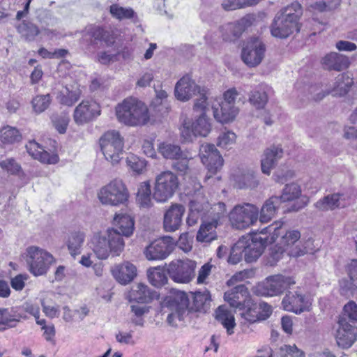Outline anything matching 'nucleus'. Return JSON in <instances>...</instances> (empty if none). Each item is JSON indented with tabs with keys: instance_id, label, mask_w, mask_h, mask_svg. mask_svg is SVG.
<instances>
[{
	"instance_id": "obj_55",
	"label": "nucleus",
	"mask_w": 357,
	"mask_h": 357,
	"mask_svg": "<svg viewBox=\"0 0 357 357\" xmlns=\"http://www.w3.org/2000/svg\"><path fill=\"white\" fill-rule=\"evenodd\" d=\"M280 357H305L304 352L295 344L284 345L280 348Z\"/></svg>"
},
{
	"instance_id": "obj_39",
	"label": "nucleus",
	"mask_w": 357,
	"mask_h": 357,
	"mask_svg": "<svg viewBox=\"0 0 357 357\" xmlns=\"http://www.w3.org/2000/svg\"><path fill=\"white\" fill-rule=\"evenodd\" d=\"M211 302V295L208 291H196L192 295V305H189L190 314L192 311H206Z\"/></svg>"
},
{
	"instance_id": "obj_21",
	"label": "nucleus",
	"mask_w": 357,
	"mask_h": 357,
	"mask_svg": "<svg viewBox=\"0 0 357 357\" xmlns=\"http://www.w3.org/2000/svg\"><path fill=\"white\" fill-rule=\"evenodd\" d=\"M338 325L335 336L337 344L343 349H348L357 340V327L349 324L344 317L340 318Z\"/></svg>"
},
{
	"instance_id": "obj_53",
	"label": "nucleus",
	"mask_w": 357,
	"mask_h": 357,
	"mask_svg": "<svg viewBox=\"0 0 357 357\" xmlns=\"http://www.w3.org/2000/svg\"><path fill=\"white\" fill-rule=\"evenodd\" d=\"M209 207L208 202L206 199L201 196L199 199H191L189 203V211L204 215Z\"/></svg>"
},
{
	"instance_id": "obj_42",
	"label": "nucleus",
	"mask_w": 357,
	"mask_h": 357,
	"mask_svg": "<svg viewBox=\"0 0 357 357\" xmlns=\"http://www.w3.org/2000/svg\"><path fill=\"white\" fill-rule=\"evenodd\" d=\"M249 101L257 109L264 108L268 102L265 87L261 85L253 90L250 95Z\"/></svg>"
},
{
	"instance_id": "obj_59",
	"label": "nucleus",
	"mask_w": 357,
	"mask_h": 357,
	"mask_svg": "<svg viewBox=\"0 0 357 357\" xmlns=\"http://www.w3.org/2000/svg\"><path fill=\"white\" fill-rule=\"evenodd\" d=\"M338 4V0H317L310 5L315 10L323 12L334 8Z\"/></svg>"
},
{
	"instance_id": "obj_51",
	"label": "nucleus",
	"mask_w": 357,
	"mask_h": 357,
	"mask_svg": "<svg viewBox=\"0 0 357 357\" xmlns=\"http://www.w3.org/2000/svg\"><path fill=\"white\" fill-rule=\"evenodd\" d=\"M51 101L50 94L36 96L31 101L34 112L38 114L43 112L49 107Z\"/></svg>"
},
{
	"instance_id": "obj_46",
	"label": "nucleus",
	"mask_w": 357,
	"mask_h": 357,
	"mask_svg": "<svg viewBox=\"0 0 357 357\" xmlns=\"http://www.w3.org/2000/svg\"><path fill=\"white\" fill-rule=\"evenodd\" d=\"M20 131L15 127L4 126L0 130V141L3 144H11L20 141Z\"/></svg>"
},
{
	"instance_id": "obj_54",
	"label": "nucleus",
	"mask_w": 357,
	"mask_h": 357,
	"mask_svg": "<svg viewBox=\"0 0 357 357\" xmlns=\"http://www.w3.org/2000/svg\"><path fill=\"white\" fill-rule=\"evenodd\" d=\"M236 134L231 131L222 132L218 138V146L223 149H229L236 142Z\"/></svg>"
},
{
	"instance_id": "obj_56",
	"label": "nucleus",
	"mask_w": 357,
	"mask_h": 357,
	"mask_svg": "<svg viewBox=\"0 0 357 357\" xmlns=\"http://www.w3.org/2000/svg\"><path fill=\"white\" fill-rule=\"evenodd\" d=\"M128 166L135 172L140 174L145 169L146 163L135 155L128 156L126 159Z\"/></svg>"
},
{
	"instance_id": "obj_28",
	"label": "nucleus",
	"mask_w": 357,
	"mask_h": 357,
	"mask_svg": "<svg viewBox=\"0 0 357 357\" xmlns=\"http://www.w3.org/2000/svg\"><path fill=\"white\" fill-rule=\"evenodd\" d=\"M28 153L34 159L38 160L43 163L56 164L59 162V158L57 154L49 153L38 143L35 141L29 142L26 145Z\"/></svg>"
},
{
	"instance_id": "obj_48",
	"label": "nucleus",
	"mask_w": 357,
	"mask_h": 357,
	"mask_svg": "<svg viewBox=\"0 0 357 357\" xmlns=\"http://www.w3.org/2000/svg\"><path fill=\"white\" fill-rule=\"evenodd\" d=\"M246 244V237L240 238L231 248L228 261L232 264H238L244 255L245 245Z\"/></svg>"
},
{
	"instance_id": "obj_20",
	"label": "nucleus",
	"mask_w": 357,
	"mask_h": 357,
	"mask_svg": "<svg viewBox=\"0 0 357 357\" xmlns=\"http://www.w3.org/2000/svg\"><path fill=\"white\" fill-rule=\"evenodd\" d=\"M100 114V105L93 100H83L75 109L73 119L78 125H83Z\"/></svg>"
},
{
	"instance_id": "obj_40",
	"label": "nucleus",
	"mask_w": 357,
	"mask_h": 357,
	"mask_svg": "<svg viewBox=\"0 0 357 357\" xmlns=\"http://www.w3.org/2000/svg\"><path fill=\"white\" fill-rule=\"evenodd\" d=\"M84 238V233L80 231H75L69 234L67 246L71 255L75 256L80 254Z\"/></svg>"
},
{
	"instance_id": "obj_34",
	"label": "nucleus",
	"mask_w": 357,
	"mask_h": 357,
	"mask_svg": "<svg viewBox=\"0 0 357 357\" xmlns=\"http://www.w3.org/2000/svg\"><path fill=\"white\" fill-rule=\"evenodd\" d=\"M248 296V288L239 284L224 294V299L233 307H240Z\"/></svg>"
},
{
	"instance_id": "obj_43",
	"label": "nucleus",
	"mask_w": 357,
	"mask_h": 357,
	"mask_svg": "<svg viewBox=\"0 0 357 357\" xmlns=\"http://www.w3.org/2000/svg\"><path fill=\"white\" fill-rule=\"evenodd\" d=\"M158 150L165 158L169 160L178 158L183 153L178 145L169 142L160 143L158 145Z\"/></svg>"
},
{
	"instance_id": "obj_27",
	"label": "nucleus",
	"mask_w": 357,
	"mask_h": 357,
	"mask_svg": "<svg viewBox=\"0 0 357 357\" xmlns=\"http://www.w3.org/2000/svg\"><path fill=\"white\" fill-rule=\"evenodd\" d=\"M234 186L238 189H254L259 185L255 172L250 169L238 170L232 176Z\"/></svg>"
},
{
	"instance_id": "obj_14",
	"label": "nucleus",
	"mask_w": 357,
	"mask_h": 357,
	"mask_svg": "<svg viewBox=\"0 0 357 357\" xmlns=\"http://www.w3.org/2000/svg\"><path fill=\"white\" fill-rule=\"evenodd\" d=\"M301 234L298 230H290L282 236L280 241V246L278 251L276 252L273 257L279 258L280 255L284 252H287L288 255L291 257H297L303 255L305 252L304 248L300 241Z\"/></svg>"
},
{
	"instance_id": "obj_17",
	"label": "nucleus",
	"mask_w": 357,
	"mask_h": 357,
	"mask_svg": "<svg viewBox=\"0 0 357 357\" xmlns=\"http://www.w3.org/2000/svg\"><path fill=\"white\" fill-rule=\"evenodd\" d=\"M199 155L208 170L206 179H209L221 169L223 165V158L215 146L210 144L201 145Z\"/></svg>"
},
{
	"instance_id": "obj_16",
	"label": "nucleus",
	"mask_w": 357,
	"mask_h": 357,
	"mask_svg": "<svg viewBox=\"0 0 357 357\" xmlns=\"http://www.w3.org/2000/svg\"><path fill=\"white\" fill-rule=\"evenodd\" d=\"M196 264L191 260L172 261L167 267L169 277L176 282L188 283L195 276Z\"/></svg>"
},
{
	"instance_id": "obj_33",
	"label": "nucleus",
	"mask_w": 357,
	"mask_h": 357,
	"mask_svg": "<svg viewBox=\"0 0 357 357\" xmlns=\"http://www.w3.org/2000/svg\"><path fill=\"white\" fill-rule=\"evenodd\" d=\"M282 202L278 196H272L268 199L262 205L259 211V221L262 223L270 222L275 215Z\"/></svg>"
},
{
	"instance_id": "obj_63",
	"label": "nucleus",
	"mask_w": 357,
	"mask_h": 357,
	"mask_svg": "<svg viewBox=\"0 0 357 357\" xmlns=\"http://www.w3.org/2000/svg\"><path fill=\"white\" fill-rule=\"evenodd\" d=\"M45 319L37 320V324L40 325L44 331L43 335L47 341L52 340L55 335V328L53 324L46 325Z\"/></svg>"
},
{
	"instance_id": "obj_44",
	"label": "nucleus",
	"mask_w": 357,
	"mask_h": 357,
	"mask_svg": "<svg viewBox=\"0 0 357 357\" xmlns=\"http://www.w3.org/2000/svg\"><path fill=\"white\" fill-rule=\"evenodd\" d=\"M21 315L11 314L7 309L0 308V331L15 327L20 321Z\"/></svg>"
},
{
	"instance_id": "obj_31",
	"label": "nucleus",
	"mask_w": 357,
	"mask_h": 357,
	"mask_svg": "<svg viewBox=\"0 0 357 357\" xmlns=\"http://www.w3.org/2000/svg\"><path fill=\"white\" fill-rule=\"evenodd\" d=\"M283 150L280 146H271L266 149L261 160V171L264 174L269 175L271 171L277 165L278 160L282 157Z\"/></svg>"
},
{
	"instance_id": "obj_19",
	"label": "nucleus",
	"mask_w": 357,
	"mask_h": 357,
	"mask_svg": "<svg viewBox=\"0 0 357 357\" xmlns=\"http://www.w3.org/2000/svg\"><path fill=\"white\" fill-rule=\"evenodd\" d=\"M301 24L298 22L284 17L277 13L271 26L273 36L286 38L294 32H298Z\"/></svg>"
},
{
	"instance_id": "obj_18",
	"label": "nucleus",
	"mask_w": 357,
	"mask_h": 357,
	"mask_svg": "<svg viewBox=\"0 0 357 357\" xmlns=\"http://www.w3.org/2000/svg\"><path fill=\"white\" fill-rule=\"evenodd\" d=\"M266 52V46L258 38L249 39L242 50L241 57L243 62L250 67H255L261 63Z\"/></svg>"
},
{
	"instance_id": "obj_26",
	"label": "nucleus",
	"mask_w": 357,
	"mask_h": 357,
	"mask_svg": "<svg viewBox=\"0 0 357 357\" xmlns=\"http://www.w3.org/2000/svg\"><path fill=\"white\" fill-rule=\"evenodd\" d=\"M283 308L289 312L301 314L308 308V303L304 296L297 292H289L282 300Z\"/></svg>"
},
{
	"instance_id": "obj_52",
	"label": "nucleus",
	"mask_w": 357,
	"mask_h": 357,
	"mask_svg": "<svg viewBox=\"0 0 357 357\" xmlns=\"http://www.w3.org/2000/svg\"><path fill=\"white\" fill-rule=\"evenodd\" d=\"M192 158L188 156L185 153H182L181 157L174 159L172 167L181 175H185L189 172V160Z\"/></svg>"
},
{
	"instance_id": "obj_9",
	"label": "nucleus",
	"mask_w": 357,
	"mask_h": 357,
	"mask_svg": "<svg viewBox=\"0 0 357 357\" xmlns=\"http://www.w3.org/2000/svg\"><path fill=\"white\" fill-rule=\"evenodd\" d=\"M128 191L121 180L114 179L102 187L98 197L102 204L118 206L125 204L128 199Z\"/></svg>"
},
{
	"instance_id": "obj_57",
	"label": "nucleus",
	"mask_w": 357,
	"mask_h": 357,
	"mask_svg": "<svg viewBox=\"0 0 357 357\" xmlns=\"http://www.w3.org/2000/svg\"><path fill=\"white\" fill-rule=\"evenodd\" d=\"M1 167L10 174H17L21 170V165L14 158H6L0 161Z\"/></svg>"
},
{
	"instance_id": "obj_10",
	"label": "nucleus",
	"mask_w": 357,
	"mask_h": 357,
	"mask_svg": "<svg viewBox=\"0 0 357 357\" xmlns=\"http://www.w3.org/2000/svg\"><path fill=\"white\" fill-rule=\"evenodd\" d=\"M294 279L283 275H274L266 278L258 284L256 292L264 296H275L282 294L286 289L294 284Z\"/></svg>"
},
{
	"instance_id": "obj_47",
	"label": "nucleus",
	"mask_w": 357,
	"mask_h": 357,
	"mask_svg": "<svg viewBox=\"0 0 357 357\" xmlns=\"http://www.w3.org/2000/svg\"><path fill=\"white\" fill-rule=\"evenodd\" d=\"M278 14L299 22L303 15V8L298 2L295 1L281 9Z\"/></svg>"
},
{
	"instance_id": "obj_36",
	"label": "nucleus",
	"mask_w": 357,
	"mask_h": 357,
	"mask_svg": "<svg viewBox=\"0 0 357 357\" xmlns=\"http://www.w3.org/2000/svg\"><path fill=\"white\" fill-rule=\"evenodd\" d=\"M112 28L96 26L91 31V36L95 40L103 42L106 46H112L114 44L116 33Z\"/></svg>"
},
{
	"instance_id": "obj_12",
	"label": "nucleus",
	"mask_w": 357,
	"mask_h": 357,
	"mask_svg": "<svg viewBox=\"0 0 357 357\" xmlns=\"http://www.w3.org/2000/svg\"><path fill=\"white\" fill-rule=\"evenodd\" d=\"M353 79L348 75L342 73L339 75L335 79L333 86L331 90H324L319 85H314L310 86V93L312 98L315 101L322 100L326 95L330 93L334 96H343L349 91L353 84Z\"/></svg>"
},
{
	"instance_id": "obj_29",
	"label": "nucleus",
	"mask_w": 357,
	"mask_h": 357,
	"mask_svg": "<svg viewBox=\"0 0 357 357\" xmlns=\"http://www.w3.org/2000/svg\"><path fill=\"white\" fill-rule=\"evenodd\" d=\"M158 297L159 295L155 291L151 290L146 285L142 283L134 285L127 296L130 301L137 303H149Z\"/></svg>"
},
{
	"instance_id": "obj_49",
	"label": "nucleus",
	"mask_w": 357,
	"mask_h": 357,
	"mask_svg": "<svg viewBox=\"0 0 357 357\" xmlns=\"http://www.w3.org/2000/svg\"><path fill=\"white\" fill-rule=\"evenodd\" d=\"M301 194V190L300 186L296 183H292L285 185L282 195L278 196V198H280V202L282 203L297 199Z\"/></svg>"
},
{
	"instance_id": "obj_50",
	"label": "nucleus",
	"mask_w": 357,
	"mask_h": 357,
	"mask_svg": "<svg viewBox=\"0 0 357 357\" xmlns=\"http://www.w3.org/2000/svg\"><path fill=\"white\" fill-rule=\"evenodd\" d=\"M109 12L113 17L119 20L131 19L135 15L132 8H124L118 4H112L109 7Z\"/></svg>"
},
{
	"instance_id": "obj_41",
	"label": "nucleus",
	"mask_w": 357,
	"mask_h": 357,
	"mask_svg": "<svg viewBox=\"0 0 357 357\" xmlns=\"http://www.w3.org/2000/svg\"><path fill=\"white\" fill-rule=\"evenodd\" d=\"M137 202L141 207L149 208L151 206V190L149 181L139 184L137 193Z\"/></svg>"
},
{
	"instance_id": "obj_13",
	"label": "nucleus",
	"mask_w": 357,
	"mask_h": 357,
	"mask_svg": "<svg viewBox=\"0 0 357 357\" xmlns=\"http://www.w3.org/2000/svg\"><path fill=\"white\" fill-rule=\"evenodd\" d=\"M174 246V239L165 236L151 242L144 248L143 253L149 261L163 260L172 252Z\"/></svg>"
},
{
	"instance_id": "obj_23",
	"label": "nucleus",
	"mask_w": 357,
	"mask_h": 357,
	"mask_svg": "<svg viewBox=\"0 0 357 357\" xmlns=\"http://www.w3.org/2000/svg\"><path fill=\"white\" fill-rule=\"evenodd\" d=\"M349 204V197L343 193H334L325 196L315 203L317 208L321 211L344 208Z\"/></svg>"
},
{
	"instance_id": "obj_15",
	"label": "nucleus",
	"mask_w": 357,
	"mask_h": 357,
	"mask_svg": "<svg viewBox=\"0 0 357 357\" xmlns=\"http://www.w3.org/2000/svg\"><path fill=\"white\" fill-rule=\"evenodd\" d=\"M213 212L215 213L216 216L213 218L212 221L202 224L197 231L196 238L199 242L210 243L217 238L215 229L218 225V221L226 213L225 204L218 202L217 204H215L213 208Z\"/></svg>"
},
{
	"instance_id": "obj_25",
	"label": "nucleus",
	"mask_w": 357,
	"mask_h": 357,
	"mask_svg": "<svg viewBox=\"0 0 357 357\" xmlns=\"http://www.w3.org/2000/svg\"><path fill=\"white\" fill-rule=\"evenodd\" d=\"M82 91L77 84L62 86L56 93L57 101L63 105L72 107L80 98Z\"/></svg>"
},
{
	"instance_id": "obj_38",
	"label": "nucleus",
	"mask_w": 357,
	"mask_h": 357,
	"mask_svg": "<svg viewBox=\"0 0 357 357\" xmlns=\"http://www.w3.org/2000/svg\"><path fill=\"white\" fill-rule=\"evenodd\" d=\"M215 319L227 330L228 335H232L236 326L234 314L224 306H220L215 311Z\"/></svg>"
},
{
	"instance_id": "obj_35",
	"label": "nucleus",
	"mask_w": 357,
	"mask_h": 357,
	"mask_svg": "<svg viewBox=\"0 0 357 357\" xmlns=\"http://www.w3.org/2000/svg\"><path fill=\"white\" fill-rule=\"evenodd\" d=\"M180 302H178L176 312L168 314L167 321L169 324H173L174 319L177 318L180 321H183L185 317L190 315L189 299L184 292H181L178 296Z\"/></svg>"
},
{
	"instance_id": "obj_22",
	"label": "nucleus",
	"mask_w": 357,
	"mask_h": 357,
	"mask_svg": "<svg viewBox=\"0 0 357 357\" xmlns=\"http://www.w3.org/2000/svg\"><path fill=\"white\" fill-rule=\"evenodd\" d=\"M185 209L179 204H172L165 211L163 226L166 231L172 232L178 230L182 225Z\"/></svg>"
},
{
	"instance_id": "obj_3",
	"label": "nucleus",
	"mask_w": 357,
	"mask_h": 357,
	"mask_svg": "<svg viewBox=\"0 0 357 357\" xmlns=\"http://www.w3.org/2000/svg\"><path fill=\"white\" fill-rule=\"evenodd\" d=\"M281 224L275 222L261 229V234H269L270 236L262 238L257 235L253 236L251 239L246 238V244L244 249V258L245 261L252 263L255 261L262 254L264 248L268 244L275 242L280 232Z\"/></svg>"
},
{
	"instance_id": "obj_7",
	"label": "nucleus",
	"mask_w": 357,
	"mask_h": 357,
	"mask_svg": "<svg viewBox=\"0 0 357 357\" xmlns=\"http://www.w3.org/2000/svg\"><path fill=\"white\" fill-rule=\"evenodd\" d=\"M54 261V257L45 250L36 246L26 249V262L29 271L35 276L46 274L50 265Z\"/></svg>"
},
{
	"instance_id": "obj_30",
	"label": "nucleus",
	"mask_w": 357,
	"mask_h": 357,
	"mask_svg": "<svg viewBox=\"0 0 357 357\" xmlns=\"http://www.w3.org/2000/svg\"><path fill=\"white\" fill-rule=\"evenodd\" d=\"M112 273L120 284H127L136 277L137 268L132 264L126 261L114 266L112 269Z\"/></svg>"
},
{
	"instance_id": "obj_2",
	"label": "nucleus",
	"mask_w": 357,
	"mask_h": 357,
	"mask_svg": "<svg viewBox=\"0 0 357 357\" xmlns=\"http://www.w3.org/2000/svg\"><path fill=\"white\" fill-rule=\"evenodd\" d=\"M116 114L120 122L129 126L145 124L149 119L146 106L132 98L125 99L116 107Z\"/></svg>"
},
{
	"instance_id": "obj_58",
	"label": "nucleus",
	"mask_w": 357,
	"mask_h": 357,
	"mask_svg": "<svg viewBox=\"0 0 357 357\" xmlns=\"http://www.w3.org/2000/svg\"><path fill=\"white\" fill-rule=\"evenodd\" d=\"M52 122L56 130L61 134L66 132L69 122V118L66 115H53Z\"/></svg>"
},
{
	"instance_id": "obj_6",
	"label": "nucleus",
	"mask_w": 357,
	"mask_h": 357,
	"mask_svg": "<svg viewBox=\"0 0 357 357\" xmlns=\"http://www.w3.org/2000/svg\"><path fill=\"white\" fill-rule=\"evenodd\" d=\"M101 151L107 161L112 165L117 164L123 158V138L116 130L106 132L100 138Z\"/></svg>"
},
{
	"instance_id": "obj_4",
	"label": "nucleus",
	"mask_w": 357,
	"mask_h": 357,
	"mask_svg": "<svg viewBox=\"0 0 357 357\" xmlns=\"http://www.w3.org/2000/svg\"><path fill=\"white\" fill-rule=\"evenodd\" d=\"M174 94L178 100L183 102L190 100L196 94H199V98L196 99L193 109H204L206 107L207 102H208V90L198 86L189 75L183 76L176 82Z\"/></svg>"
},
{
	"instance_id": "obj_61",
	"label": "nucleus",
	"mask_w": 357,
	"mask_h": 357,
	"mask_svg": "<svg viewBox=\"0 0 357 357\" xmlns=\"http://www.w3.org/2000/svg\"><path fill=\"white\" fill-rule=\"evenodd\" d=\"M344 315L347 316L351 321L357 322V304L351 301L348 302L343 308Z\"/></svg>"
},
{
	"instance_id": "obj_24",
	"label": "nucleus",
	"mask_w": 357,
	"mask_h": 357,
	"mask_svg": "<svg viewBox=\"0 0 357 357\" xmlns=\"http://www.w3.org/2000/svg\"><path fill=\"white\" fill-rule=\"evenodd\" d=\"M213 116L222 123L232 121L238 112V108L229 102H220L215 100L211 105Z\"/></svg>"
},
{
	"instance_id": "obj_60",
	"label": "nucleus",
	"mask_w": 357,
	"mask_h": 357,
	"mask_svg": "<svg viewBox=\"0 0 357 357\" xmlns=\"http://www.w3.org/2000/svg\"><path fill=\"white\" fill-rule=\"evenodd\" d=\"M222 6L225 10H234L250 6L249 0H224Z\"/></svg>"
},
{
	"instance_id": "obj_37",
	"label": "nucleus",
	"mask_w": 357,
	"mask_h": 357,
	"mask_svg": "<svg viewBox=\"0 0 357 357\" xmlns=\"http://www.w3.org/2000/svg\"><path fill=\"white\" fill-rule=\"evenodd\" d=\"M244 29L243 20L225 24L221 27L222 38L225 41H235L241 36Z\"/></svg>"
},
{
	"instance_id": "obj_11",
	"label": "nucleus",
	"mask_w": 357,
	"mask_h": 357,
	"mask_svg": "<svg viewBox=\"0 0 357 357\" xmlns=\"http://www.w3.org/2000/svg\"><path fill=\"white\" fill-rule=\"evenodd\" d=\"M208 105L209 103L207 102L206 107L204 109H194L195 112H200V114L192 123L187 121H184L181 129V134L185 141H191L193 136L206 137L210 132L211 126L206 116Z\"/></svg>"
},
{
	"instance_id": "obj_64",
	"label": "nucleus",
	"mask_w": 357,
	"mask_h": 357,
	"mask_svg": "<svg viewBox=\"0 0 357 357\" xmlns=\"http://www.w3.org/2000/svg\"><path fill=\"white\" fill-rule=\"evenodd\" d=\"M116 340L123 344L134 345L135 341L133 339L132 331L130 332H122L119 331L115 335Z\"/></svg>"
},
{
	"instance_id": "obj_5",
	"label": "nucleus",
	"mask_w": 357,
	"mask_h": 357,
	"mask_svg": "<svg viewBox=\"0 0 357 357\" xmlns=\"http://www.w3.org/2000/svg\"><path fill=\"white\" fill-rule=\"evenodd\" d=\"M232 227L244 229L255 225L259 218V208L252 204L243 202L235 205L228 215Z\"/></svg>"
},
{
	"instance_id": "obj_62",
	"label": "nucleus",
	"mask_w": 357,
	"mask_h": 357,
	"mask_svg": "<svg viewBox=\"0 0 357 357\" xmlns=\"http://www.w3.org/2000/svg\"><path fill=\"white\" fill-rule=\"evenodd\" d=\"M347 272L352 283L349 289L357 288V259H353L347 266Z\"/></svg>"
},
{
	"instance_id": "obj_45",
	"label": "nucleus",
	"mask_w": 357,
	"mask_h": 357,
	"mask_svg": "<svg viewBox=\"0 0 357 357\" xmlns=\"http://www.w3.org/2000/svg\"><path fill=\"white\" fill-rule=\"evenodd\" d=\"M149 282L155 287H160L167 282L164 271L160 266L150 268L147 271Z\"/></svg>"
},
{
	"instance_id": "obj_32",
	"label": "nucleus",
	"mask_w": 357,
	"mask_h": 357,
	"mask_svg": "<svg viewBox=\"0 0 357 357\" xmlns=\"http://www.w3.org/2000/svg\"><path fill=\"white\" fill-rule=\"evenodd\" d=\"M322 64L328 70L341 71L350 65L349 59L337 52H331L322 59Z\"/></svg>"
},
{
	"instance_id": "obj_8",
	"label": "nucleus",
	"mask_w": 357,
	"mask_h": 357,
	"mask_svg": "<svg viewBox=\"0 0 357 357\" xmlns=\"http://www.w3.org/2000/svg\"><path fill=\"white\" fill-rule=\"evenodd\" d=\"M178 176L171 171H164L155 178L153 197L158 202L171 198L178 188Z\"/></svg>"
},
{
	"instance_id": "obj_1",
	"label": "nucleus",
	"mask_w": 357,
	"mask_h": 357,
	"mask_svg": "<svg viewBox=\"0 0 357 357\" xmlns=\"http://www.w3.org/2000/svg\"><path fill=\"white\" fill-rule=\"evenodd\" d=\"M114 224L116 228L95 233L91 237V248L99 259L105 260L109 256H119L125 247L123 236L130 237L134 232V220L128 215H116Z\"/></svg>"
}]
</instances>
